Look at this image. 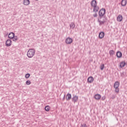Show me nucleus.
Listing matches in <instances>:
<instances>
[{"instance_id":"nucleus-1","label":"nucleus","mask_w":127,"mask_h":127,"mask_svg":"<svg viewBox=\"0 0 127 127\" xmlns=\"http://www.w3.org/2000/svg\"><path fill=\"white\" fill-rule=\"evenodd\" d=\"M90 4L92 7L93 8V11L95 12H97V11H99V6H97V1L96 0H92Z\"/></svg>"},{"instance_id":"nucleus-2","label":"nucleus","mask_w":127,"mask_h":127,"mask_svg":"<svg viewBox=\"0 0 127 127\" xmlns=\"http://www.w3.org/2000/svg\"><path fill=\"white\" fill-rule=\"evenodd\" d=\"M35 54V50L34 49H30L28 50L27 55L29 58H32Z\"/></svg>"},{"instance_id":"nucleus-3","label":"nucleus","mask_w":127,"mask_h":127,"mask_svg":"<svg viewBox=\"0 0 127 127\" xmlns=\"http://www.w3.org/2000/svg\"><path fill=\"white\" fill-rule=\"evenodd\" d=\"M119 87H120V82H115L114 85V87L115 88V93H117V94H119V93H120V88H119Z\"/></svg>"},{"instance_id":"nucleus-4","label":"nucleus","mask_w":127,"mask_h":127,"mask_svg":"<svg viewBox=\"0 0 127 127\" xmlns=\"http://www.w3.org/2000/svg\"><path fill=\"white\" fill-rule=\"evenodd\" d=\"M106 14V9L102 8L100 10L99 12V16H104Z\"/></svg>"},{"instance_id":"nucleus-5","label":"nucleus","mask_w":127,"mask_h":127,"mask_svg":"<svg viewBox=\"0 0 127 127\" xmlns=\"http://www.w3.org/2000/svg\"><path fill=\"white\" fill-rule=\"evenodd\" d=\"M65 42L66 44H71L73 42V39L70 37H68L65 39Z\"/></svg>"},{"instance_id":"nucleus-6","label":"nucleus","mask_w":127,"mask_h":127,"mask_svg":"<svg viewBox=\"0 0 127 127\" xmlns=\"http://www.w3.org/2000/svg\"><path fill=\"white\" fill-rule=\"evenodd\" d=\"M106 21H107V18L106 17H101L99 20V22H100V24H104Z\"/></svg>"},{"instance_id":"nucleus-7","label":"nucleus","mask_w":127,"mask_h":127,"mask_svg":"<svg viewBox=\"0 0 127 127\" xmlns=\"http://www.w3.org/2000/svg\"><path fill=\"white\" fill-rule=\"evenodd\" d=\"M5 44H6V46L8 47L10 46L11 44H12V42H11V40L8 39L6 41Z\"/></svg>"},{"instance_id":"nucleus-8","label":"nucleus","mask_w":127,"mask_h":127,"mask_svg":"<svg viewBox=\"0 0 127 127\" xmlns=\"http://www.w3.org/2000/svg\"><path fill=\"white\" fill-rule=\"evenodd\" d=\"M123 15L120 14L118 16L117 18V21H119V22H121V21H123Z\"/></svg>"},{"instance_id":"nucleus-9","label":"nucleus","mask_w":127,"mask_h":127,"mask_svg":"<svg viewBox=\"0 0 127 127\" xmlns=\"http://www.w3.org/2000/svg\"><path fill=\"white\" fill-rule=\"evenodd\" d=\"M105 37V33L104 32H101L99 34V38L100 39H103Z\"/></svg>"},{"instance_id":"nucleus-10","label":"nucleus","mask_w":127,"mask_h":127,"mask_svg":"<svg viewBox=\"0 0 127 127\" xmlns=\"http://www.w3.org/2000/svg\"><path fill=\"white\" fill-rule=\"evenodd\" d=\"M88 83H93L94 82V77L92 76H90L87 79Z\"/></svg>"},{"instance_id":"nucleus-11","label":"nucleus","mask_w":127,"mask_h":127,"mask_svg":"<svg viewBox=\"0 0 127 127\" xmlns=\"http://www.w3.org/2000/svg\"><path fill=\"white\" fill-rule=\"evenodd\" d=\"M126 64H127L126 63L125 61L121 62L120 64V68H124V67H125V66H126Z\"/></svg>"},{"instance_id":"nucleus-12","label":"nucleus","mask_w":127,"mask_h":127,"mask_svg":"<svg viewBox=\"0 0 127 127\" xmlns=\"http://www.w3.org/2000/svg\"><path fill=\"white\" fill-rule=\"evenodd\" d=\"M78 99L79 97L77 96H74L72 98V101L74 102V103H76L77 102Z\"/></svg>"},{"instance_id":"nucleus-13","label":"nucleus","mask_w":127,"mask_h":127,"mask_svg":"<svg viewBox=\"0 0 127 127\" xmlns=\"http://www.w3.org/2000/svg\"><path fill=\"white\" fill-rule=\"evenodd\" d=\"M127 0H122L121 2V4L122 6H126L127 5Z\"/></svg>"},{"instance_id":"nucleus-14","label":"nucleus","mask_w":127,"mask_h":127,"mask_svg":"<svg viewBox=\"0 0 127 127\" xmlns=\"http://www.w3.org/2000/svg\"><path fill=\"white\" fill-rule=\"evenodd\" d=\"M94 98L96 100H99L101 99V96L100 94H96L94 96Z\"/></svg>"},{"instance_id":"nucleus-15","label":"nucleus","mask_w":127,"mask_h":127,"mask_svg":"<svg viewBox=\"0 0 127 127\" xmlns=\"http://www.w3.org/2000/svg\"><path fill=\"white\" fill-rule=\"evenodd\" d=\"M8 37L10 39H13V37H14V33H10L8 35Z\"/></svg>"},{"instance_id":"nucleus-16","label":"nucleus","mask_w":127,"mask_h":127,"mask_svg":"<svg viewBox=\"0 0 127 127\" xmlns=\"http://www.w3.org/2000/svg\"><path fill=\"white\" fill-rule=\"evenodd\" d=\"M23 3L24 5H28L30 3V1L29 0H24Z\"/></svg>"},{"instance_id":"nucleus-17","label":"nucleus","mask_w":127,"mask_h":127,"mask_svg":"<svg viewBox=\"0 0 127 127\" xmlns=\"http://www.w3.org/2000/svg\"><path fill=\"white\" fill-rule=\"evenodd\" d=\"M72 96L70 94H67L66 97V101H69V100H71V98Z\"/></svg>"},{"instance_id":"nucleus-18","label":"nucleus","mask_w":127,"mask_h":127,"mask_svg":"<svg viewBox=\"0 0 127 127\" xmlns=\"http://www.w3.org/2000/svg\"><path fill=\"white\" fill-rule=\"evenodd\" d=\"M117 56L118 58H121L122 56V53L121 52H118L117 53Z\"/></svg>"},{"instance_id":"nucleus-19","label":"nucleus","mask_w":127,"mask_h":127,"mask_svg":"<svg viewBox=\"0 0 127 127\" xmlns=\"http://www.w3.org/2000/svg\"><path fill=\"white\" fill-rule=\"evenodd\" d=\"M45 110L46 112H49V111H50V106H49V105L46 106L45 108Z\"/></svg>"},{"instance_id":"nucleus-20","label":"nucleus","mask_w":127,"mask_h":127,"mask_svg":"<svg viewBox=\"0 0 127 127\" xmlns=\"http://www.w3.org/2000/svg\"><path fill=\"white\" fill-rule=\"evenodd\" d=\"M70 28H71L72 29H73V28H75V24H74L73 23H71L70 24Z\"/></svg>"},{"instance_id":"nucleus-21","label":"nucleus","mask_w":127,"mask_h":127,"mask_svg":"<svg viewBox=\"0 0 127 127\" xmlns=\"http://www.w3.org/2000/svg\"><path fill=\"white\" fill-rule=\"evenodd\" d=\"M29 77H30V74L29 73H27L26 74L25 77L26 78V79H28V78H29Z\"/></svg>"},{"instance_id":"nucleus-22","label":"nucleus","mask_w":127,"mask_h":127,"mask_svg":"<svg viewBox=\"0 0 127 127\" xmlns=\"http://www.w3.org/2000/svg\"><path fill=\"white\" fill-rule=\"evenodd\" d=\"M104 68H105V64H102L100 66V69L101 70H104Z\"/></svg>"},{"instance_id":"nucleus-23","label":"nucleus","mask_w":127,"mask_h":127,"mask_svg":"<svg viewBox=\"0 0 127 127\" xmlns=\"http://www.w3.org/2000/svg\"><path fill=\"white\" fill-rule=\"evenodd\" d=\"M26 85H30L31 84V81L30 80H27L26 81Z\"/></svg>"},{"instance_id":"nucleus-24","label":"nucleus","mask_w":127,"mask_h":127,"mask_svg":"<svg viewBox=\"0 0 127 127\" xmlns=\"http://www.w3.org/2000/svg\"><path fill=\"white\" fill-rule=\"evenodd\" d=\"M110 55H114V54H115V51H114L113 50L110 51Z\"/></svg>"},{"instance_id":"nucleus-25","label":"nucleus","mask_w":127,"mask_h":127,"mask_svg":"<svg viewBox=\"0 0 127 127\" xmlns=\"http://www.w3.org/2000/svg\"><path fill=\"white\" fill-rule=\"evenodd\" d=\"M17 40V36H14V37L13 38V41H16Z\"/></svg>"},{"instance_id":"nucleus-26","label":"nucleus","mask_w":127,"mask_h":127,"mask_svg":"<svg viewBox=\"0 0 127 127\" xmlns=\"http://www.w3.org/2000/svg\"><path fill=\"white\" fill-rule=\"evenodd\" d=\"M81 127H87V125H86V124L84 123L81 125Z\"/></svg>"},{"instance_id":"nucleus-27","label":"nucleus","mask_w":127,"mask_h":127,"mask_svg":"<svg viewBox=\"0 0 127 127\" xmlns=\"http://www.w3.org/2000/svg\"><path fill=\"white\" fill-rule=\"evenodd\" d=\"M102 101H105L106 100V96H103L102 97Z\"/></svg>"},{"instance_id":"nucleus-28","label":"nucleus","mask_w":127,"mask_h":127,"mask_svg":"<svg viewBox=\"0 0 127 127\" xmlns=\"http://www.w3.org/2000/svg\"><path fill=\"white\" fill-rule=\"evenodd\" d=\"M97 15H98L96 13H95L94 14H93L94 17H97Z\"/></svg>"}]
</instances>
